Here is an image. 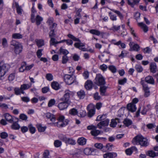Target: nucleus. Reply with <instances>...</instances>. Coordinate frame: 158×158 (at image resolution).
Listing matches in <instances>:
<instances>
[{
  "label": "nucleus",
  "mask_w": 158,
  "mask_h": 158,
  "mask_svg": "<svg viewBox=\"0 0 158 158\" xmlns=\"http://www.w3.org/2000/svg\"><path fill=\"white\" fill-rule=\"evenodd\" d=\"M117 156L115 152H108L103 155L104 158H115Z\"/></svg>",
  "instance_id": "obj_15"
},
{
  "label": "nucleus",
  "mask_w": 158,
  "mask_h": 158,
  "mask_svg": "<svg viewBox=\"0 0 158 158\" xmlns=\"http://www.w3.org/2000/svg\"><path fill=\"white\" fill-rule=\"evenodd\" d=\"M15 94L16 95H19L21 94V88H15L14 89Z\"/></svg>",
  "instance_id": "obj_61"
},
{
  "label": "nucleus",
  "mask_w": 158,
  "mask_h": 158,
  "mask_svg": "<svg viewBox=\"0 0 158 158\" xmlns=\"http://www.w3.org/2000/svg\"><path fill=\"white\" fill-rule=\"evenodd\" d=\"M77 141L79 145H83L86 144V139L83 137H81L78 139Z\"/></svg>",
  "instance_id": "obj_25"
},
{
  "label": "nucleus",
  "mask_w": 158,
  "mask_h": 158,
  "mask_svg": "<svg viewBox=\"0 0 158 158\" xmlns=\"http://www.w3.org/2000/svg\"><path fill=\"white\" fill-rule=\"evenodd\" d=\"M15 6L16 8L17 12L19 15H21L22 14V12L23 10L21 6H19L18 3L16 2H15Z\"/></svg>",
  "instance_id": "obj_28"
},
{
  "label": "nucleus",
  "mask_w": 158,
  "mask_h": 158,
  "mask_svg": "<svg viewBox=\"0 0 158 158\" xmlns=\"http://www.w3.org/2000/svg\"><path fill=\"white\" fill-rule=\"evenodd\" d=\"M49 29L50 30H55L56 27H57V24L56 23H53L51 25H49Z\"/></svg>",
  "instance_id": "obj_62"
},
{
  "label": "nucleus",
  "mask_w": 158,
  "mask_h": 158,
  "mask_svg": "<svg viewBox=\"0 0 158 158\" xmlns=\"http://www.w3.org/2000/svg\"><path fill=\"white\" fill-rule=\"evenodd\" d=\"M127 109L130 111L133 112L136 110V107L135 105L130 103L127 105Z\"/></svg>",
  "instance_id": "obj_14"
},
{
  "label": "nucleus",
  "mask_w": 158,
  "mask_h": 158,
  "mask_svg": "<svg viewBox=\"0 0 158 158\" xmlns=\"http://www.w3.org/2000/svg\"><path fill=\"white\" fill-rule=\"evenodd\" d=\"M46 116L47 118L50 119V120L52 122H55L56 120V118L55 115L50 113L48 112L47 113Z\"/></svg>",
  "instance_id": "obj_23"
},
{
  "label": "nucleus",
  "mask_w": 158,
  "mask_h": 158,
  "mask_svg": "<svg viewBox=\"0 0 158 158\" xmlns=\"http://www.w3.org/2000/svg\"><path fill=\"white\" fill-rule=\"evenodd\" d=\"M31 86V84L30 85L28 84H23L21 85V89L23 90L27 89L30 88Z\"/></svg>",
  "instance_id": "obj_37"
},
{
  "label": "nucleus",
  "mask_w": 158,
  "mask_h": 158,
  "mask_svg": "<svg viewBox=\"0 0 158 158\" xmlns=\"http://www.w3.org/2000/svg\"><path fill=\"white\" fill-rule=\"evenodd\" d=\"M139 47L137 44H135L133 45L132 48L130 49V51H138L139 50Z\"/></svg>",
  "instance_id": "obj_52"
},
{
  "label": "nucleus",
  "mask_w": 158,
  "mask_h": 158,
  "mask_svg": "<svg viewBox=\"0 0 158 158\" xmlns=\"http://www.w3.org/2000/svg\"><path fill=\"white\" fill-rule=\"evenodd\" d=\"M140 84L142 85L143 90L144 92V96L145 97L147 98L150 95L149 88L148 87V84H146L143 80L141 79Z\"/></svg>",
  "instance_id": "obj_6"
},
{
  "label": "nucleus",
  "mask_w": 158,
  "mask_h": 158,
  "mask_svg": "<svg viewBox=\"0 0 158 158\" xmlns=\"http://www.w3.org/2000/svg\"><path fill=\"white\" fill-rule=\"evenodd\" d=\"M123 123L127 127L131 125L132 124V121L128 118L125 119L123 121Z\"/></svg>",
  "instance_id": "obj_26"
},
{
  "label": "nucleus",
  "mask_w": 158,
  "mask_h": 158,
  "mask_svg": "<svg viewBox=\"0 0 158 158\" xmlns=\"http://www.w3.org/2000/svg\"><path fill=\"white\" fill-rule=\"evenodd\" d=\"M96 128H95L93 130H92L91 131V133L93 136H96L101 133V132L100 131L96 130Z\"/></svg>",
  "instance_id": "obj_41"
},
{
  "label": "nucleus",
  "mask_w": 158,
  "mask_h": 158,
  "mask_svg": "<svg viewBox=\"0 0 158 158\" xmlns=\"http://www.w3.org/2000/svg\"><path fill=\"white\" fill-rule=\"evenodd\" d=\"M54 144L55 147L58 148L61 146L62 145V143L60 141L58 140H56L55 141Z\"/></svg>",
  "instance_id": "obj_50"
},
{
  "label": "nucleus",
  "mask_w": 158,
  "mask_h": 158,
  "mask_svg": "<svg viewBox=\"0 0 158 158\" xmlns=\"http://www.w3.org/2000/svg\"><path fill=\"white\" fill-rule=\"evenodd\" d=\"M94 83L98 86L103 85L106 84L105 78L102 75L99 74L96 75Z\"/></svg>",
  "instance_id": "obj_4"
},
{
  "label": "nucleus",
  "mask_w": 158,
  "mask_h": 158,
  "mask_svg": "<svg viewBox=\"0 0 158 158\" xmlns=\"http://www.w3.org/2000/svg\"><path fill=\"white\" fill-rule=\"evenodd\" d=\"M132 2H131L130 0H127V3L129 5H131L132 7H133L134 5L138 3L139 1V0H131Z\"/></svg>",
  "instance_id": "obj_32"
},
{
  "label": "nucleus",
  "mask_w": 158,
  "mask_h": 158,
  "mask_svg": "<svg viewBox=\"0 0 158 158\" xmlns=\"http://www.w3.org/2000/svg\"><path fill=\"white\" fill-rule=\"evenodd\" d=\"M19 118L23 120H26L27 118V116L24 114H22L19 115Z\"/></svg>",
  "instance_id": "obj_60"
},
{
  "label": "nucleus",
  "mask_w": 158,
  "mask_h": 158,
  "mask_svg": "<svg viewBox=\"0 0 158 158\" xmlns=\"http://www.w3.org/2000/svg\"><path fill=\"white\" fill-rule=\"evenodd\" d=\"M22 50L23 46L21 44L14 49V52L16 54H19L22 52Z\"/></svg>",
  "instance_id": "obj_27"
},
{
  "label": "nucleus",
  "mask_w": 158,
  "mask_h": 158,
  "mask_svg": "<svg viewBox=\"0 0 158 158\" xmlns=\"http://www.w3.org/2000/svg\"><path fill=\"white\" fill-rule=\"evenodd\" d=\"M120 28V26H116L113 25V26L110 29V30H112L113 31H117L119 30Z\"/></svg>",
  "instance_id": "obj_54"
},
{
  "label": "nucleus",
  "mask_w": 158,
  "mask_h": 158,
  "mask_svg": "<svg viewBox=\"0 0 158 158\" xmlns=\"http://www.w3.org/2000/svg\"><path fill=\"white\" fill-rule=\"evenodd\" d=\"M120 122V119L118 118L115 119H112L110 124V126L111 127H114L116 126L117 123Z\"/></svg>",
  "instance_id": "obj_18"
},
{
  "label": "nucleus",
  "mask_w": 158,
  "mask_h": 158,
  "mask_svg": "<svg viewBox=\"0 0 158 158\" xmlns=\"http://www.w3.org/2000/svg\"><path fill=\"white\" fill-rule=\"evenodd\" d=\"M78 97L80 98H83L85 96V93L84 90H81L77 93Z\"/></svg>",
  "instance_id": "obj_40"
},
{
  "label": "nucleus",
  "mask_w": 158,
  "mask_h": 158,
  "mask_svg": "<svg viewBox=\"0 0 158 158\" xmlns=\"http://www.w3.org/2000/svg\"><path fill=\"white\" fill-rule=\"evenodd\" d=\"M107 89L106 87V86H101L100 89V94L101 95L103 96L105 94L106 92V90Z\"/></svg>",
  "instance_id": "obj_45"
},
{
  "label": "nucleus",
  "mask_w": 158,
  "mask_h": 158,
  "mask_svg": "<svg viewBox=\"0 0 158 158\" xmlns=\"http://www.w3.org/2000/svg\"><path fill=\"white\" fill-rule=\"evenodd\" d=\"M89 32L93 35L99 36L101 34L100 32L96 29H91L89 31Z\"/></svg>",
  "instance_id": "obj_42"
},
{
  "label": "nucleus",
  "mask_w": 158,
  "mask_h": 158,
  "mask_svg": "<svg viewBox=\"0 0 158 158\" xmlns=\"http://www.w3.org/2000/svg\"><path fill=\"white\" fill-rule=\"evenodd\" d=\"M36 126L39 131L40 132H44L46 128V126L42 127L41 124H38Z\"/></svg>",
  "instance_id": "obj_33"
},
{
  "label": "nucleus",
  "mask_w": 158,
  "mask_h": 158,
  "mask_svg": "<svg viewBox=\"0 0 158 158\" xmlns=\"http://www.w3.org/2000/svg\"><path fill=\"white\" fill-rule=\"evenodd\" d=\"M10 68V65L4 61H2L0 62V69H8Z\"/></svg>",
  "instance_id": "obj_20"
},
{
  "label": "nucleus",
  "mask_w": 158,
  "mask_h": 158,
  "mask_svg": "<svg viewBox=\"0 0 158 158\" xmlns=\"http://www.w3.org/2000/svg\"><path fill=\"white\" fill-rule=\"evenodd\" d=\"M109 119H105L99 123L97 125V126L99 129H101L102 127L108 126L109 123Z\"/></svg>",
  "instance_id": "obj_11"
},
{
  "label": "nucleus",
  "mask_w": 158,
  "mask_h": 158,
  "mask_svg": "<svg viewBox=\"0 0 158 158\" xmlns=\"http://www.w3.org/2000/svg\"><path fill=\"white\" fill-rule=\"evenodd\" d=\"M2 45L3 48H6L8 46L7 41L6 38H3L2 39Z\"/></svg>",
  "instance_id": "obj_47"
},
{
  "label": "nucleus",
  "mask_w": 158,
  "mask_h": 158,
  "mask_svg": "<svg viewBox=\"0 0 158 158\" xmlns=\"http://www.w3.org/2000/svg\"><path fill=\"white\" fill-rule=\"evenodd\" d=\"M34 65L32 64L29 65H27L26 63L25 62H23L21 63V66L19 69L24 68V69H31L32 68Z\"/></svg>",
  "instance_id": "obj_16"
},
{
  "label": "nucleus",
  "mask_w": 158,
  "mask_h": 158,
  "mask_svg": "<svg viewBox=\"0 0 158 158\" xmlns=\"http://www.w3.org/2000/svg\"><path fill=\"white\" fill-rule=\"evenodd\" d=\"M81 11V9H78L76 11L75 17L76 19L74 20V23L75 24H78L79 22V19L81 18V16L80 13Z\"/></svg>",
  "instance_id": "obj_12"
},
{
  "label": "nucleus",
  "mask_w": 158,
  "mask_h": 158,
  "mask_svg": "<svg viewBox=\"0 0 158 158\" xmlns=\"http://www.w3.org/2000/svg\"><path fill=\"white\" fill-rule=\"evenodd\" d=\"M56 102V101L54 99H51L48 103V106L49 107H51L54 105Z\"/></svg>",
  "instance_id": "obj_55"
},
{
  "label": "nucleus",
  "mask_w": 158,
  "mask_h": 158,
  "mask_svg": "<svg viewBox=\"0 0 158 158\" xmlns=\"http://www.w3.org/2000/svg\"><path fill=\"white\" fill-rule=\"evenodd\" d=\"M16 121L15 122H13L11 126V128L12 129L17 130L19 129L20 126L18 124L17 122L18 121V119H16Z\"/></svg>",
  "instance_id": "obj_24"
},
{
  "label": "nucleus",
  "mask_w": 158,
  "mask_h": 158,
  "mask_svg": "<svg viewBox=\"0 0 158 158\" xmlns=\"http://www.w3.org/2000/svg\"><path fill=\"white\" fill-rule=\"evenodd\" d=\"M51 86L52 88L55 90H58L60 88L59 84L56 81H53L51 84Z\"/></svg>",
  "instance_id": "obj_22"
},
{
  "label": "nucleus",
  "mask_w": 158,
  "mask_h": 158,
  "mask_svg": "<svg viewBox=\"0 0 158 158\" xmlns=\"http://www.w3.org/2000/svg\"><path fill=\"white\" fill-rule=\"evenodd\" d=\"M151 106L149 104L148 105L146 106H143L142 107V110L141 111V113L143 115H145L147 111L151 110Z\"/></svg>",
  "instance_id": "obj_17"
},
{
  "label": "nucleus",
  "mask_w": 158,
  "mask_h": 158,
  "mask_svg": "<svg viewBox=\"0 0 158 158\" xmlns=\"http://www.w3.org/2000/svg\"><path fill=\"white\" fill-rule=\"evenodd\" d=\"M106 114H103L102 115H99L97 118L96 120L98 121H102L107 119Z\"/></svg>",
  "instance_id": "obj_30"
},
{
  "label": "nucleus",
  "mask_w": 158,
  "mask_h": 158,
  "mask_svg": "<svg viewBox=\"0 0 158 158\" xmlns=\"http://www.w3.org/2000/svg\"><path fill=\"white\" fill-rule=\"evenodd\" d=\"M145 81L146 82L151 84L152 85H154L155 83V81L153 77L150 76H148L146 77L145 78Z\"/></svg>",
  "instance_id": "obj_19"
},
{
  "label": "nucleus",
  "mask_w": 158,
  "mask_h": 158,
  "mask_svg": "<svg viewBox=\"0 0 158 158\" xmlns=\"http://www.w3.org/2000/svg\"><path fill=\"white\" fill-rule=\"evenodd\" d=\"M43 158H50L49 152L48 150H45L43 154Z\"/></svg>",
  "instance_id": "obj_57"
},
{
  "label": "nucleus",
  "mask_w": 158,
  "mask_h": 158,
  "mask_svg": "<svg viewBox=\"0 0 158 158\" xmlns=\"http://www.w3.org/2000/svg\"><path fill=\"white\" fill-rule=\"evenodd\" d=\"M35 19V21L37 25H39L43 20V18L39 15H37Z\"/></svg>",
  "instance_id": "obj_29"
},
{
  "label": "nucleus",
  "mask_w": 158,
  "mask_h": 158,
  "mask_svg": "<svg viewBox=\"0 0 158 158\" xmlns=\"http://www.w3.org/2000/svg\"><path fill=\"white\" fill-rule=\"evenodd\" d=\"M21 44L17 41H16L15 40H12L10 42L11 45L14 46V49L18 46H19V45H21Z\"/></svg>",
  "instance_id": "obj_39"
},
{
  "label": "nucleus",
  "mask_w": 158,
  "mask_h": 158,
  "mask_svg": "<svg viewBox=\"0 0 158 158\" xmlns=\"http://www.w3.org/2000/svg\"><path fill=\"white\" fill-rule=\"evenodd\" d=\"M78 113L77 110L75 108H73L71 109L69 111V114L75 115H76Z\"/></svg>",
  "instance_id": "obj_53"
},
{
  "label": "nucleus",
  "mask_w": 158,
  "mask_h": 158,
  "mask_svg": "<svg viewBox=\"0 0 158 158\" xmlns=\"http://www.w3.org/2000/svg\"><path fill=\"white\" fill-rule=\"evenodd\" d=\"M86 114V112L85 110H81L78 113V115L81 117H84Z\"/></svg>",
  "instance_id": "obj_49"
},
{
  "label": "nucleus",
  "mask_w": 158,
  "mask_h": 158,
  "mask_svg": "<svg viewBox=\"0 0 158 158\" xmlns=\"http://www.w3.org/2000/svg\"><path fill=\"white\" fill-rule=\"evenodd\" d=\"M88 111L87 115L88 117L91 118L93 116L95 113V106L92 104H90L87 107Z\"/></svg>",
  "instance_id": "obj_7"
},
{
  "label": "nucleus",
  "mask_w": 158,
  "mask_h": 158,
  "mask_svg": "<svg viewBox=\"0 0 158 158\" xmlns=\"http://www.w3.org/2000/svg\"><path fill=\"white\" fill-rule=\"evenodd\" d=\"M66 143L71 145H74L76 144V142L75 140L73 138H68Z\"/></svg>",
  "instance_id": "obj_43"
},
{
  "label": "nucleus",
  "mask_w": 158,
  "mask_h": 158,
  "mask_svg": "<svg viewBox=\"0 0 158 158\" xmlns=\"http://www.w3.org/2000/svg\"><path fill=\"white\" fill-rule=\"evenodd\" d=\"M53 21L54 19L52 17H49L48 19L47 23L49 25H50L54 23Z\"/></svg>",
  "instance_id": "obj_59"
},
{
  "label": "nucleus",
  "mask_w": 158,
  "mask_h": 158,
  "mask_svg": "<svg viewBox=\"0 0 158 158\" xmlns=\"http://www.w3.org/2000/svg\"><path fill=\"white\" fill-rule=\"evenodd\" d=\"M139 25L141 27V28L145 32H146L148 30V28L147 26L143 23H139Z\"/></svg>",
  "instance_id": "obj_31"
},
{
  "label": "nucleus",
  "mask_w": 158,
  "mask_h": 158,
  "mask_svg": "<svg viewBox=\"0 0 158 158\" xmlns=\"http://www.w3.org/2000/svg\"><path fill=\"white\" fill-rule=\"evenodd\" d=\"M29 131L31 134H34L36 130L35 128L34 127L32 124L29 125L28 126Z\"/></svg>",
  "instance_id": "obj_46"
},
{
  "label": "nucleus",
  "mask_w": 158,
  "mask_h": 158,
  "mask_svg": "<svg viewBox=\"0 0 158 158\" xmlns=\"http://www.w3.org/2000/svg\"><path fill=\"white\" fill-rule=\"evenodd\" d=\"M109 15L111 20L114 21L117 20V16L116 15L112 14L111 12H109Z\"/></svg>",
  "instance_id": "obj_48"
},
{
  "label": "nucleus",
  "mask_w": 158,
  "mask_h": 158,
  "mask_svg": "<svg viewBox=\"0 0 158 158\" xmlns=\"http://www.w3.org/2000/svg\"><path fill=\"white\" fill-rule=\"evenodd\" d=\"M59 137L61 140L65 142L66 143L68 138H67L65 135H60Z\"/></svg>",
  "instance_id": "obj_51"
},
{
  "label": "nucleus",
  "mask_w": 158,
  "mask_h": 158,
  "mask_svg": "<svg viewBox=\"0 0 158 158\" xmlns=\"http://www.w3.org/2000/svg\"><path fill=\"white\" fill-rule=\"evenodd\" d=\"M69 122V121L68 119H66L64 122L58 121L57 122L53 124L55 126H57L58 127H62L66 126L68 124Z\"/></svg>",
  "instance_id": "obj_10"
},
{
  "label": "nucleus",
  "mask_w": 158,
  "mask_h": 158,
  "mask_svg": "<svg viewBox=\"0 0 158 158\" xmlns=\"http://www.w3.org/2000/svg\"><path fill=\"white\" fill-rule=\"evenodd\" d=\"M4 116L6 120L10 123H12L14 120L16 119V118H15L14 117H13L8 113L5 114Z\"/></svg>",
  "instance_id": "obj_13"
},
{
  "label": "nucleus",
  "mask_w": 158,
  "mask_h": 158,
  "mask_svg": "<svg viewBox=\"0 0 158 158\" xmlns=\"http://www.w3.org/2000/svg\"><path fill=\"white\" fill-rule=\"evenodd\" d=\"M60 52L63 54L65 56H66L67 54H68L69 52L68 51L65 49H63L62 48H61L60 49Z\"/></svg>",
  "instance_id": "obj_56"
},
{
  "label": "nucleus",
  "mask_w": 158,
  "mask_h": 158,
  "mask_svg": "<svg viewBox=\"0 0 158 158\" xmlns=\"http://www.w3.org/2000/svg\"><path fill=\"white\" fill-rule=\"evenodd\" d=\"M43 51L42 49H40L38 50L36 52L37 56L38 58H40L42 55V52Z\"/></svg>",
  "instance_id": "obj_63"
},
{
  "label": "nucleus",
  "mask_w": 158,
  "mask_h": 158,
  "mask_svg": "<svg viewBox=\"0 0 158 158\" xmlns=\"http://www.w3.org/2000/svg\"><path fill=\"white\" fill-rule=\"evenodd\" d=\"M148 154L149 156L152 157L158 156V152H155L153 151H148Z\"/></svg>",
  "instance_id": "obj_36"
},
{
  "label": "nucleus",
  "mask_w": 158,
  "mask_h": 158,
  "mask_svg": "<svg viewBox=\"0 0 158 158\" xmlns=\"http://www.w3.org/2000/svg\"><path fill=\"white\" fill-rule=\"evenodd\" d=\"M110 10L114 12L117 14L118 16L119 17L120 19H123V16L119 11L115 10L114 9H110Z\"/></svg>",
  "instance_id": "obj_44"
},
{
  "label": "nucleus",
  "mask_w": 158,
  "mask_h": 158,
  "mask_svg": "<svg viewBox=\"0 0 158 158\" xmlns=\"http://www.w3.org/2000/svg\"><path fill=\"white\" fill-rule=\"evenodd\" d=\"M49 90V89L48 87H44L42 89V91L43 93L45 94L48 92Z\"/></svg>",
  "instance_id": "obj_64"
},
{
  "label": "nucleus",
  "mask_w": 158,
  "mask_h": 158,
  "mask_svg": "<svg viewBox=\"0 0 158 158\" xmlns=\"http://www.w3.org/2000/svg\"><path fill=\"white\" fill-rule=\"evenodd\" d=\"M130 31L131 33L133 35L135 39L137 40H139V38L137 35L135 33L134 30L133 29V28L130 27Z\"/></svg>",
  "instance_id": "obj_34"
},
{
  "label": "nucleus",
  "mask_w": 158,
  "mask_h": 158,
  "mask_svg": "<svg viewBox=\"0 0 158 158\" xmlns=\"http://www.w3.org/2000/svg\"><path fill=\"white\" fill-rule=\"evenodd\" d=\"M68 71V73L69 74H65L64 77V80L66 84L68 85H70L72 84L74 81V79L72 75H73L74 72V70H67Z\"/></svg>",
  "instance_id": "obj_3"
},
{
  "label": "nucleus",
  "mask_w": 158,
  "mask_h": 158,
  "mask_svg": "<svg viewBox=\"0 0 158 158\" xmlns=\"http://www.w3.org/2000/svg\"><path fill=\"white\" fill-rule=\"evenodd\" d=\"M93 82L90 80H87L85 83V87L87 90H89L92 88Z\"/></svg>",
  "instance_id": "obj_21"
},
{
  "label": "nucleus",
  "mask_w": 158,
  "mask_h": 158,
  "mask_svg": "<svg viewBox=\"0 0 158 158\" xmlns=\"http://www.w3.org/2000/svg\"><path fill=\"white\" fill-rule=\"evenodd\" d=\"M96 152V150L91 148H86L84 150V152L86 155H95Z\"/></svg>",
  "instance_id": "obj_8"
},
{
  "label": "nucleus",
  "mask_w": 158,
  "mask_h": 158,
  "mask_svg": "<svg viewBox=\"0 0 158 158\" xmlns=\"http://www.w3.org/2000/svg\"><path fill=\"white\" fill-rule=\"evenodd\" d=\"M132 142L134 145L139 144L143 146H147L148 145L147 139L140 135H137L134 138Z\"/></svg>",
  "instance_id": "obj_1"
},
{
  "label": "nucleus",
  "mask_w": 158,
  "mask_h": 158,
  "mask_svg": "<svg viewBox=\"0 0 158 158\" xmlns=\"http://www.w3.org/2000/svg\"><path fill=\"white\" fill-rule=\"evenodd\" d=\"M68 36L74 41L80 42L79 43H76L74 44V46L76 48H79V49L82 50L83 51H85V48H82L85 46V44L81 43L80 40L78 38L75 37L73 35L70 34L68 35Z\"/></svg>",
  "instance_id": "obj_2"
},
{
  "label": "nucleus",
  "mask_w": 158,
  "mask_h": 158,
  "mask_svg": "<svg viewBox=\"0 0 158 158\" xmlns=\"http://www.w3.org/2000/svg\"><path fill=\"white\" fill-rule=\"evenodd\" d=\"M23 37V35L19 33H14L12 35V38L15 39H21Z\"/></svg>",
  "instance_id": "obj_38"
},
{
  "label": "nucleus",
  "mask_w": 158,
  "mask_h": 158,
  "mask_svg": "<svg viewBox=\"0 0 158 158\" xmlns=\"http://www.w3.org/2000/svg\"><path fill=\"white\" fill-rule=\"evenodd\" d=\"M65 94L62 97L60 100V101H64L68 103L71 102L69 100L70 97L73 95V93L69 90H66L64 92Z\"/></svg>",
  "instance_id": "obj_5"
},
{
  "label": "nucleus",
  "mask_w": 158,
  "mask_h": 158,
  "mask_svg": "<svg viewBox=\"0 0 158 158\" xmlns=\"http://www.w3.org/2000/svg\"><path fill=\"white\" fill-rule=\"evenodd\" d=\"M59 103L58 105V107L60 110H63L67 108L70 103H68L64 101Z\"/></svg>",
  "instance_id": "obj_9"
},
{
  "label": "nucleus",
  "mask_w": 158,
  "mask_h": 158,
  "mask_svg": "<svg viewBox=\"0 0 158 158\" xmlns=\"http://www.w3.org/2000/svg\"><path fill=\"white\" fill-rule=\"evenodd\" d=\"M46 77L47 79L49 81H51L53 79V77L52 74L50 73L47 74L46 75Z\"/></svg>",
  "instance_id": "obj_58"
},
{
  "label": "nucleus",
  "mask_w": 158,
  "mask_h": 158,
  "mask_svg": "<svg viewBox=\"0 0 158 158\" xmlns=\"http://www.w3.org/2000/svg\"><path fill=\"white\" fill-rule=\"evenodd\" d=\"M35 42L37 46L39 48L42 47L44 45V41L42 40H35Z\"/></svg>",
  "instance_id": "obj_35"
}]
</instances>
